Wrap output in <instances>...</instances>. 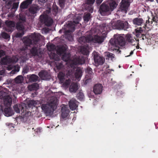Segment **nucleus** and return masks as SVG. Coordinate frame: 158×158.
I'll use <instances>...</instances> for the list:
<instances>
[{
    "label": "nucleus",
    "instance_id": "f257e3e1",
    "mask_svg": "<svg viewBox=\"0 0 158 158\" xmlns=\"http://www.w3.org/2000/svg\"><path fill=\"white\" fill-rule=\"evenodd\" d=\"M57 105V98L56 97H53L50 99L48 104H42L41 108L45 113L50 114L56 109Z\"/></svg>",
    "mask_w": 158,
    "mask_h": 158
},
{
    "label": "nucleus",
    "instance_id": "f03ea898",
    "mask_svg": "<svg viewBox=\"0 0 158 158\" xmlns=\"http://www.w3.org/2000/svg\"><path fill=\"white\" fill-rule=\"evenodd\" d=\"M41 35L39 34L34 33L29 35L28 37L23 38V41L24 45L28 47L31 44L36 45L39 44L41 39Z\"/></svg>",
    "mask_w": 158,
    "mask_h": 158
},
{
    "label": "nucleus",
    "instance_id": "7ed1b4c3",
    "mask_svg": "<svg viewBox=\"0 0 158 158\" xmlns=\"http://www.w3.org/2000/svg\"><path fill=\"white\" fill-rule=\"evenodd\" d=\"M75 31V26L72 22H70L65 25L64 27L59 31L60 33H64V37L66 39L69 40L72 38L71 32Z\"/></svg>",
    "mask_w": 158,
    "mask_h": 158
},
{
    "label": "nucleus",
    "instance_id": "20e7f679",
    "mask_svg": "<svg viewBox=\"0 0 158 158\" xmlns=\"http://www.w3.org/2000/svg\"><path fill=\"white\" fill-rule=\"evenodd\" d=\"M13 108L15 111L16 113H19L21 111L22 114L23 113V114L19 117L21 121L23 122L26 121L28 117L26 115L27 109L26 105L24 103L19 105L16 104L14 106Z\"/></svg>",
    "mask_w": 158,
    "mask_h": 158
},
{
    "label": "nucleus",
    "instance_id": "39448f33",
    "mask_svg": "<svg viewBox=\"0 0 158 158\" xmlns=\"http://www.w3.org/2000/svg\"><path fill=\"white\" fill-rule=\"evenodd\" d=\"M9 94L8 89L6 88L0 90V99H3L4 104L6 106H10L12 103V99L9 95Z\"/></svg>",
    "mask_w": 158,
    "mask_h": 158
},
{
    "label": "nucleus",
    "instance_id": "423d86ee",
    "mask_svg": "<svg viewBox=\"0 0 158 158\" xmlns=\"http://www.w3.org/2000/svg\"><path fill=\"white\" fill-rule=\"evenodd\" d=\"M130 25L127 21L118 20L111 23V26L113 29L124 30L129 27Z\"/></svg>",
    "mask_w": 158,
    "mask_h": 158
},
{
    "label": "nucleus",
    "instance_id": "0eeeda50",
    "mask_svg": "<svg viewBox=\"0 0 158 158\" xmlns=\"http://www.w3.org/2000/svg\"><path fill=\"white\" fill-rule=\"evenodd\" d=\"M110 43L112 45L117 46L118 45L123 46L126 44L125 38L120 35H118L114 39H111L110 40Z\"/></svg>",
    "mask_w": 158,
    "mask_h": 158
},
{
    "label": "nucleus",
    "instance_id": "6e6552de",
    "mask_svg": "<svg viewBox=\"0 0 158 158\" xmlns=\"http://www.w3.org/2000/svg\"><path fill=\"white\" fill-rule=\"evenodd\" d=\"M132 0H122L120 3L119 11L126 13L130 6V3Z\"/></svg>",
    "mask_w": 158,
    "mask_h": 158
},
{
    "label": "nucleus",
    "instance_id": "1a4fd4ad",
    "mask_svg": "<svg viewBox=\"0 0 158 158\" xmlns=\"http://www.w3.org/2000/svg\"><path fill=\"white\" fill-rule=\"evenodd\" d=\"M40 18V22L48 27L51 26L53 23V20L49 19L48 15L46 14L41 15Z\"/></svg>",
    "mask_w": 158,
    "mask_h": 158
},
{
    "label": "nucleus",
    "instance_id": "9d476101",
    "mask_svg": "<svg viewBox=\"0 0 158 158\" xmlns=\"http://www.w3.org/2000/svg\"><path fill=\"white\" fill-rule=\"evenodd\" d=\"M109 6L104 3L102 4L100 7L99 10L102 16H105L109 15L110 10Z\"/></svg>",
    "mask_w": 158,
    "mask_h": 158
},
{
    "label": "nucleus",
    "instance_id": "9b49d317",
    "mask_svg": "<svg viewBox=\"0 0 158 158\" xmlns=\"http://www.w3.org/2000/svg\"><path fill=\"white\" fill-rule=\"evenodd\" d=\"M90 43L93 42L94 43L101 44L104 41L105 38L103 36H99L96 35L93 37L90 36Z\"/></svg>",
    "mask_w": 158,
    "mask_h": 158
},
{
    "label": "nucleus",
    "instance_id": "f8f14e48",
    "mask_svg": "<svg viewBox=\"0 0 158 158\" xmlns=\"http://www.w3.org/2000/svg\"><path fill=\"white\" fill-rule=\"evenodd\" d=\"M40 7L37 5H34L32 6L28 10L29 15L34 18L36 15V14L40 10Z\"/></svg>",
    "mask_w": 158,
    "mask_h": 158
},
{
    "label": "nucleus",
    "instance_id": "ddd939ff",
    "mask_svg": "<svg viewBox=\"0 0 158 158\" xmlns=\"http://www.w3.org/2000/svg\"><path fill=\"white\" fill-rule=\"evenodd\" d=\"M30 54L32 56H36L40 60L42 59V54L41 52H38L37 47H33L30 50Z\"/></svg>",
    "mask_w": 158,
    "mask_h": 158
},
{
    "label": "nucleus",
    "instance_id": "4468645a",
    "mask_svg": "<svg viewBox=\"0 0 158 158\" xmlns=\"http://www.w3.org/2000/svg\"><path fill=\"white\" fill-rule=\"evenodd\" d=\"M94 56V61L96 64L98 65H102V64L104 61V59L99 56L98 53L96 52H94L93 53Z\"/></svg>",
    "mask_w": 158,
    "mask_h": 158
},
{
    "label": "nucleus",
    "instance_id": "2eb2a0df",
    "mask_svg": "<svg viewBox=\"0 0 158 158\" xmlns=\"http://www.w3.org/2000/svg\"><path fill=\"white\" fill-rule=\"evenodd\" d=\"M6 26L5 28L6 30L8 32H12L14 30L15 23L14 22L7 20L5 22Z\"/></svg>",
    "mask_w": 158,
    "mask_h": 158
},
{
    "label": "nucleus",
    "instance_id": "dca6fc26",
    "mask_svg": "<svg viewBox=\"0 0 158 158\" xmlns=\"http://www.w3.org/2000/svg\"><path fill=\"white\" fill-rule=\"evenodd\" d=\"M136 36L137 37H142L143 40L145 39H148V36L147 34H144L145 31L141 29V28H139V29L136 30Z\"/></svg>",
    "mask_w": 158,
    "mask_h": 158
},
{
    "label": "nucleus",
    "instance_id": "f3484780",
    "mask_svg": "<svg viewBox=\"0 0 158 158\" xmlns=\"http://www.w3.org/2000/svg\"><path fill=\"white\" fill-rule=\"evenodd\" d=\"M73 62L75 65L82 64L85 63V59L83 56H77L73 59Z\"/></svg>",
    "mask_w": 158,
    "mask_h": 158
},
{
    "label": "nucleus",
    "instance_id": "a211bd4d",
    "mask_svg": "<svg viewBox=\"0 0 158 158\" xmlns=\"http://www.w3.org/2000/svg\"><path fill=\"white\" fill-rule=\"evenodd\" d=\"M38 75L39 77L44 80H48L50 79L51 76L50 74L45 70H42L40 72Z\"/></svg>",
    "mask_w": 158,
    "mask_h": 158
},
{
    "label": "nucleus",
    "instance_id": "6ab92c4d",
    "mask_svg": "<svg viewBox=\"0 0 158 158\" xmlns=\"http://www.w3.org/2000/svg\"><path fill=\"white\" fill-rule=\"evenodd\" d=\"M5 106L7 107H5L4 110H3V112L5 116L7 117H9L12 116L14 114V112L13 110L11 109L10 107V106H6L4 105Z\"/></svg>",
    "mask_w": 158,
    "mask_h": 158
},
{
    "label": "nucleus",
    "instance_id": "aec40b11",
    "mask_svg": "<svg viewBox=\"0 0 158 158\" xmlns=\"http://www.w3.org/2000/svg\"><path fill=\"white\" fill-rule=\"evenodd\" d=\"M103 86L102 84H98L94 86L93 91L95 94H100L102 93Z\"/></svg>",
    "mask_w": 158,
    "mask_h": 158
},
{
    "label": "nucleus",
    "instance_id": "412c9836",
    "mask_svg": "<svg viewBox=\"0 0 158 158\" xmlns=\"http://www.w3.org/2000/svg\"><path fill=\"white\" fill-rule=\"evenodd\" d=\"M90 35L87 37L83 36L80 37L78 39V42L81 44H83L86 43H90Z\"/></svg>",
    "mask_w": 158,
    "mask_h": 158
},
{
    "label": "nucleus",
    "instance_id": "4be33fe9",
    "mask_svg": "<svg viewBox=\"0 0 158 158\" xmlns=\"http://www.w3.org/2000/svg\"><path fill=\"white\" fill-rule=\"evenodd\" d=\"M33 0H26L22 2L20 6L21 9H27L31 4Z\"/></svg>",
    "mask_w": 158,
    "mask_h": 158
},
{
    "label": "nucleus",
    "instance_id": "5701e85b",
    "mask_svg": "<svg viewBox=\"0 0 158 158\" xmlns=\"http://www.w3.org/2000/svg\"><path fill=\"white\" fill-rule=\"evenodd\" d=\"M126 41L128 43L134 45L135 44V42L137 41L138 39H135L133 37L131 34H127L126 36Z\"/></svg>",
    "mask_w": 158,
    "mask_h": 158
},
{
    "label": "nucleus",
    "instance_id": "b1692460",
    "mask_svg": "<svg viewBox=\"0 0 158 158\" xmlns=\"http://www.w3.org/2000/svg\"><path fill=\"white\" fill-rule=\"evenodd\" d=\"M61 117L63 118H66L69 112V110L65 107L63 106L61 109Z\"/></svg>",
    "mask_w": 158,
    "mask_h": 158
},
{
    "label": "nucleus",
    "instance_id": "393cba45",
    "mask_svg": "<svg viewBox=\"0 0 158 158\" xmlns=\"http://www.w3.org/2000/svg\"><path fill=\"white\" fill-rule=\"evenodd\" d=\"M77 102L75 100H71L69 102V105L70 109L72 110H75L78 107L77 105Z\"/></svg>",
    "mask_w": 158,
    "mask_h": 158
},
{
    "label": "nucleus",
    "instance_id": "a878e982",
    "mask_svg": "<svg viewBox=\"0 0 158 158\" xmlns=\"http://www.w3.org/2000/svg\"><path fill=\"white\" fill-rule=\"evenodd\" d=\"M11 59L8 56H6L5 57H3L1 59V63L4 65L9 64L11 62Z\"/></svg>",
    "mask_w": 158,
    "mask_h": 158
},
{
    "label": "nucleus",
    "instance_id": "bb28decb",
    "mask_svg": "<svg viewBox=\"0 0 158 158\" xmlns=\"http://www.w3.org/2000/svg\"><path fill=\"white\" fill-rule=\"evenodd\" d=\"M58 77L60 82L63 83L65 81L66 77H67L66 75H65V73L60 72L58 74Z\"/></svg>",
    "mask_w": 158,
    "mask_h": 158
},
{
    "label": "nucleus",
    "instance_id": "cd10ccee",
    "mask_svg": "<svg viewBox=\"0 0 158 158\" xmlns=\"http://www.w3.org/2000/svg\"><path fill=\"white\" fill-rule=\"evenodd\" d=\"M39 85L38 83H35L31 85H29L28 86V90L30 91L33 90L36 91L39 89Z\"/></svg>",
    "mask_w": 158,
    "mask_h": 158
},
{
    "label": "nucleus",
    "instance_id": "c85d7f7f",
    "mask_svg": "<svg viewBox=\"0 0 158 158\" xmlns=\"http://www.w3.org/2000/svg\"><path fill=\"white\" fill-rule=\"evenodd\" d=\"M105 57L106 60H110L113 61L114 60V55L113 53L108 52L105 53Z\"/></svg>",
    "mask_w": 158,
    "mask_h": 158
},
{
    "label": "nucleus",
    "instance_id": "c756f323",
    "mask_svg": "<svg viewBox=\"0 0 158 158\" xmlns=\"http://www.w3.org/2000/svg\"><path fill=\"white\" fill-rule=\"evenodd\" d=\"M28 47L24 45L19 50V53L22 56H24L27 54Z\"/></svg>",
    "mask_w": 158,
    "mask_h": 158
},
{
    "label": "nucleus",
    "instance_id": "7c9ffc66",
    "mask_svg": "<svg viewBox=\"0 0 158 158\" xmlns=\"http://www.w3.org/2000/svg\"><path fill=\"white\" fill-rule=\"evenodd\" d=\"M82 73L81 68L80 67H77L76 70L75 72H74V76L76 78H79L81 77Z\"/></svg>",
    "mask_w": 158,
    "mask_h": 158
},
{
    "label": "nucleus",
    "instance_id": "2f4dec72",
    "mask_svg": "<svg viewBox=\"0 0 158 158\" xmlns=\"http://www.w3.org/2000/svg\"><path fill=\"white\" fill-rule=\"evenodd\" d=\"M78 85L76 83L72 84L69 87V90L71 92L75 93L78 89Z\"/></svg>",
    "mask_w": 158,
    "mask_h": 158
},
{
    "label": "nucleus",
    "instance_id": "473e14b6",
    "mask_svg": "<svg viewBox=\"0 0 158 158\" xmlns=\"http://www.w3.org/2000/svg\"><path fill=\"white\" fill-rule=\"evenodd\" d=\"M75 69H71L69 70L67 72L66 76L67 77L72 78L74 76V72Z\"/></svg>",
    "mask_w": 158,
    "mask_h": 158
},
{
    "label": "nucleus",
    "instance_id": "72a5a7b5",
    "mask_svg": "<svg viewBox=\"0 0 158 158\" xmlns=\"http://www.w3.org/2000/svg\"><path fill=\"white\" fill-rule=\"evenodd\" d=\"M143 22V20L141 18H136L133 20V24L138 26L141 25Z\"/></svg>",
    "mask_w": 158,
    "mask_h": 158
},
{
    "label": "nucleus",
    "instance_id": "f704fd0d",
    "mask_svg": "<svg viewBox=\"0 0 158 158\" xmlns=\"http://www.w3.org/2000/svg\"><path fill=\"white\" fill-rule=\"evenodd\" d=\"M66 48L64 46H62L58 48L57 52V53L60 55L64 54L66 53Z\"/></svg>",
    "mask_w": 158,
    "mask_h": 158
},
{
    "label": "nucleus",
    "instance_id": "c9c22d12",
    "mask_svg": "<svg viewBox=\"0 0 158 158\" xmlns=\"http://www.w3.org/2000/svg\"><path fill=\"white\" fill-rule=\"evenodd\" d=\"M16 29L19 31H24V28L23 24L21 22H18L16 25Z\"/></svg>",
    "mask_w": 158,
    "mask_h": 158
},
{
    "label": "nucleus",
    "instance_id": "e433bc0d",
    "mask_svg": "<svg viewBox=\"0 0 158 158\" xmlns=\"http://www.w3.org/2000/svg\"><path fill=\"white\" fill-rule=\"evenodd\" d=\"M70 53L66 52L63 55L62 59L64 61L67 62L70 60Z\"/></svg>",
    "mask_w": 158,
    "mask_h": 158
},
{
    "label": "nucleus",
    "instance_id": "4c0bfd02",
    "mask_svg": "<svg viewBox=\"0 0 158 158\" xmlns=\"http://www.w3.org/2000/svg\"><path fill=\"white\" fill-rule=\"evenodd\" d=\"M107 4L110 8V11H112L114 8L116 7L117 5L116 2L114 1H112L110 2Z\"/></svg>",
    "mask_w": 158,
    "mask_h": 158
},
{
    "label": "nucleus",
    "instance_id": "58836bf2",
    "mask_svg": "<svg viewBox=\"0 0 158 158\" xmlns=\"http://www.w3.org/2000/svg\"><path fill=\"white\" fill-rule=\"evenodd\" d=\"M23 80V77L22 75H19L15 79V82L18 84L21 83Z\"/></svg>",
    "mask_w": 158,
    "mask_h": 158
},
{
    "label": "nucleus",
    "instance_id": "ea45409f",
    "mask_svg": "<svg viewBox=\"0 0 158 158\" xmlns=\"http://www.w3.org/2000/svg\"><path fill=\"white\" fill-rule=\"evenodd\" d=\"M19 21L18 22H21L23 24L26 22V18L25 16L21 14H19Z\"/></svg>",
    "mask_w": 158,
    "mask_h": 158
},
{
    "label": "nucleus",
    "instance_id": "a19ab883",
    "mask_svg": "<svg viewBox=\"0 0 158 158\" xmlns=\"http://www.w3.org/2000/svg\"><path fill=\"white\" fill-rule=\"evenodd\" d=\"M38 77L37 76L32 74L29 77V80L31 81L35 82L37 81Z\"/></svg>",
    "mask_w": 158,
    "mask_h": 158
},
{
    "label": "nucleus",
    "instance_id": "79ce46f5",
    "mask_svg": "<svg viewBox=\"0 0 158 158\" xmlns=\"http://www.w3.org/2000/svg\"><path fill=\"white\" fill-rule=\"evenodd\" d=\"M50 57L51 59L55 60H58L60 59L59 57L55 53H51Z\"/></svg>",
    "mask_w": 158,
    "mask_h": 158
},
{
    "label": "nucleus",
    "instance_id": "37998d69",
    "mask_svg": "<svg viewBox=\"0 0 158 158\" xmlns=\"http://www.w3.org/2000/svg\"><path fill=\"white\" fill-rule=\"evenodd\" d=\"M81 51L84 55H87L89 54V51L87 48L85 47H83L81 49Z\"/></svg>",
    "mask_w": 158,
    "mask_h": 158
},
{
    "label": "nucleus",
    "instance_id": "c03bdc74",
    "mask_svg": "<svg viewBox=\"0 0 158 158\" xmlns=\"http://www.w3.org/2000/svg\"><path fill=\"white\" fill-rule=\"evenodd\" d=\"M77 97L78 99L81 101L84 98V95L83 93L80 92L77 94Z\"/></svg>",
    "mask_w": 158,
    "mask_h": 158
},
{
    "label": "nucleus",
    "instance_id": "a18cd8bd",
    "mask_svg": "<svg viewBox=\"0 0 158 158\" xmlns=\"http://www.w3.org/2000/svg\"><path fill=\"white\" fill-rule=\"evenodd\" d=\"M81 19V18L79 17H77L75 19H74L73 21L72 22L73 24L74 25L75 27V25L77 24H78L79 23V22ZM72 22V21H71Z\"/></svg>",
    "mask_w": 158,
    "mask_h": 158
},
{
    "label": "nucleus",
    "instance_id": "49530a36",
    "mask_svg": "<svg viewBox=\"0 0 158 158\" xmlns=\"http://www.w3.org/2000/svg\"><path fill=\"white\" fill-rule=\"evenodd\" d=\"M90 18V14L88 13L84 16L83 19L86 22H88Z\"/></svg>",
    "mask_w": 158,
    "mask_h": 158
},
{
    "label": "nucleus",
    "instance_id": "de8ad7c7",
    "mask_svg": "<svg viewBox=\"0 0 158 158\" xmlns=\"http://www.w3.org/2000/svg\"><path fill=\"white\" fill-rule=\"evenodd\" d=\"M52 11L53 14L56 15L57 14L58 11V7L56 5H53Z\"/></svg>",
    "mask_w": 158,
    "mask_h": 158
},
{
    "label": "nucleus",
    "instance_id": "09e8293b",
    "mask_svg": "<svg viewBox=\"0 0 158 158\" xmlns=\"http://www.w3.org/2000/svg\"><path fill=\"white\" fill-rule=\"evenodd\" d=\"M70 82L71 80L69 79H68L66 80L64 82V83L63 84V85L65 87H68L70 83Z\"/></svg>",
    "mask_w": 158,
    "mask_h": 158
},
{
    "label": "nucleus",
    "instance_id": "8fccbe9b",
    "mask_svg": "<svg viewBox=\"0 0 158 158\" xmlns=\"http://www.w3.org/2000/svg\"><path fill=\"white\" fill-rule=\"evenodd\" d=\"M48 48L50 51H53L55 49V46L53 44H51L48 46Z\"/></svg>",
    "mask_w": 158,
    "mask_h": 158
},
{
    "label": "nucleus",
    "instance_id": "3c124183",
    "mask_svg": "<svg viewBox=\"0 0 158 158\" xmlns=\"http://www.w3.org/2000/svg\"><path fill=\"white\" fill-rule=\"evenodd\" d=\"M86 72H87L89 74L90 77H91V76L92 75V74L93 73L92 72V69L89 67H88L87 68Z\"/></svg>",
    "mask_w": 158,
    "mask_h": 158
},
{
    "label": "nucleus",
    "instance_id": "603ef678",
    "mask_svg": "<svg viewBox=\"0 0 158 158\" xmlns=\"http://www.w3.org/2000/svg\"><path fill=\"white\" fill-rule=\"evenodd\" d=\"M2 37L6 39H7L10 38V35L7 33L3 32L1 35Z\"/></svg>",
    "mask_w": 158,
    "mask_h": 158
},
{
    "label": "nucleus",
    "instance_id": "864d4df0",
    "mask_svg": "<svg viewBox=\"0 0 158 158\" xmlns=\"http://www.w3.org/2000/svg\"><path fill=\"white\" fill-rule=\"evenodd\" d=\"M21 32H18L15 35V37L16 38H21L24 34V31H21Z\"/></svg>",
    "mask_w": 158,
    "mask_h": 158
},
{
    "label": "nucleus",
    "instance_id": "5fc2aeb1",
    "mask_svg": "<svg viewBox=\"0 0 158 158\" xmlns=\"http://www.w3.org/2000/svg\"><path fill=\"white\" fill-rule=\"evenodd\" d=\"M109 68V66H106V67L104 66L103 68V70H104V69H105L106 68V70L104 72L106 74L109 73H111V70L108 69Z\"/></svg>",
    "mask_w": 158,
    "mask_h": 158
},
{
    "label": "nucleus",
    "instance_id": "6e6d98bb",
    "mask_svg": "<svg viewBox=\"0 0 158 158\" xmlns=\"http://www.w3.org/2000/svg\"><path fill=\"white\" fill-rule=\"evenodd\" d=\"M63 64L61 62L57 63L56 64V67L58 70L60 69L63 67Z\"/></svg>",
    "mask_w": 158,
    "mask_h": 158
},
{
    "label": "nucleus",
    "instance_id": "4d7b16f0",
    "mask_svg": "<svg viewBox=\"0 0 158 158\" xmlns=\"http://www.w3.org/2000/svg\"><path fill=\"white\" fill-rule=\"evenodd\" d=\"M95 0H86V3L88 5H92L94 2Z\"/></svg>",
    "mask_w": 158,
    "mask_h": 158
},
{
    "label": "nucleus",
    "instance_id": "13d9d810",
    "mask_svg": "<svg viewBox=\"0 0 158 158\" xmlns=\"http://www.w3.org/2000/svg\"><path fill=\"white\" fill-rule=\"evenodd\" d=\"M59 5L61 7L64 6L65 0H59Z\"/></svg>",
    "mask_w": 158,
    "mask_h": 158
},
{
    "label": "nucleus",
    "instance_id": "bf43d9fd",
    "mask_svg": "<svg viewBox=\"0 0 158 158\" xmlns=\"http://www.w3.org/2000/svg\"><path fill=\"white\" fill-rule=\"evenodd\" d=\"M38 3L41 5L45 3L47 1V0H38Z\"/></svg>",
    "mask_w": 158,
    "mask_h": 158
},
{
    "label": "nucleus",
    "instance_id": "052dcab7",
    "mask_svg": "<svg viewBox=\"0 0 158 158\" xmlns=\"http://www.w3.org/2000/svg\"><path fill=\"white\" fill-rule=\"evenodd\" d=\"M5 55L6 52L2 50H0V58Z\"/></svg>",
    "mask_w": 158,
    "mask_h": 158
},
{
    "label": "nucleus",
    "instance_id": "680f3d73",
    "mask_svg": "<svg viewBox=\"0 0 158 158\" xmlns=\"http://www.w3.org/2000/svg\"><path fill=\"white\" fill-rule=\"evenodd\" d=\"M19 6V3L18 2H15L13 3L12 6L13 9H17Z\"/></svg>",
    "mask_w": 158,
    "mask_h": 158
},
{
    "label": "nucleus",
    "instance_id": "e2e57ef3",
    "mask_svg": "<svg viewBox=\"0 0 158 158\" xmlns=\"http://www.w3.org/2000/svg\"><path fill=\"white\" fill-rule=\"evenodd\" d=\"M28 69L27 67L24 68L23 70V72L24 73H27L28 72Z\"/></svg>",
    "mask_w": 158,
    "mask_h": 158
},
{
    "label": "nucleus",
    "instance_id": "0e129e2a",
    "mask_svg": "<svg viewBox=\"0 0 158 158\" xmlns=\"http://www.w3.org/2000/svg\"><path fill=\"white\" fill-rule=\"evenodd\" d=\"M149 18L148 19V20H147V21L146 22V24L145 25V26L146 27L147 26V24L148 23H149L150 25L152 24V21H151L150 22L149 21Z\"/></svg>",
    "mask_w": 158,
    "mask_h": 158
},
{
    "label": "nucleus",
    "instance_id": "69168bd1",
    "mask_svg": "<svg viewBox=\"0 0 158 158\" xmlns=\"http://www.w3.org/2000/svg\"><path fill=\"white\" fill-rule=\"evenodd\" d=\"M3 113V108L2 106L0 107V119L1 118V115Z\"/></svg>",
    "mask_w": 158,
    "mask_h": 158
},
{
    "label": "nucleus",
    "instance_id": "338daca9",
    "mask_svg": "<svg viewBox=\"0 0 158 158\" xmlns=\"http://www.w3.org/2000/svg\"><path fill=\"white\" fill-rule=\"evenodd\" d=\"M103 0H97L96 1V2L99 5Z\"/></svg>",
    "mask_w": 158,
    "mask_h": 158
},
{
    "label": "nucleus",
    "instance_id": "774afa93",
    "mask_svg": "<svg viewBox=\"0 0 158 158\" xmlns=\"http://www.w3.org/2000/svg\"><path fill=\"white\" fill-rule=\"evenodd\" d=\"M157 20V18L156 17H153L152 19V20L154 22H156Z\"/></svg>",
    "mask_w": 158,
    "mask_h": 158
}]
</instances>
